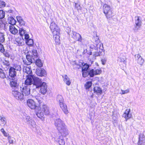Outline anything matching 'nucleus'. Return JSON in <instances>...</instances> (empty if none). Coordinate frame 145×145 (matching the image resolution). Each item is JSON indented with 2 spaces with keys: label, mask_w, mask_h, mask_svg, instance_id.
<instances>
[{
  "label": "nucleus",
  "mask_w": 145,
  "mask_h": 145,
  "mask_svg": "<svg viewBox=\"0 0 145 145\" xmlns=\"http://www.w3.org/2000/svg\"><path fill=\"white\" fill-rule=\"evenodd\" d=\"M27 56V60L25 61V64L26 65H30L32 63V59L31 58H30L29 59V58Z\"/></svg>",
  "instance_id": "nucleus-39"
},
{
  "label": "nucleus",
  "mask_w": 145,
  "mask_h": 145,
  "mask_svg": "<svg viewBox=\"0 0 145 145\" xmlns=\"http://www.w3.org/2000/svg\"><path fill=\"white\" fill-rule=\"evenodd\" d=\"M136 60L137 63L140 65H142L144 62V60L141 57L140 55L138 54L135 55Z\"/></svg>",
  "instance_id": "nucleus-15"
},
{
  "label": "nucleus",
  "mask_w": 145,
  "mask_h": 145,
  "mask_svg": "<svg viewBox=\"0 0 145 145\" xmlns=\"http://www.w3.org/2000/svg\"><path fill=\"white\" fill-rule=\"evenodd\" d=\"M145 142V138L143 134H140L139 135L138 140V145H143Z\"/></svg>",
  "instance_id": "nucleus-14"
},
{
  "label": "nucleus",
  "mask_w": 145,
  "mask_h": 145,
  "mask_svg": "<svg viewBox=\"0 0 145 145\" xmlns=\"http://www.w3.org/2000/svg\"><path fill=\"white\" fill-rule=\"evenodd\" d=\"M120 61L121 62L124 61H125V58H123L122 59L121 58V57H120Z\"/></svg>",
  "instance_id": "nucleus-57"
},
{
  "label": "nucleus",
  "mask_w": 145,
  "mask_h": 145,
  "mask_svg": "<svg viewBox=\"0 0 145 145\" xmlns=\"http://www.w3.org/2000/svg\"><path fill=\"white\" fill-rule=\"evenodd\" d=\"M0 125L2 126L3 125L4 126L7 123L6 120V118L4 117H2L1 116L0 117Z\"/></svg>",
  "instance_id": "nucleus-30"
},
{
  "label": "nucleus",
  "mask_w": 145,
  "mask_h": 145,
  "mask_svg": "<svg viewBox=\"0 0 145 145\" xmlns=\"http://www.w3.org/2000/svg\"><path fill=\"white\" fill-rule=\"evenodd\" d=\"M7 137L8 141L10 144H13L14 142V140L15 139L13 137H11L9 136H8Z\"/></svg>",
  "instance_id": "nucleus-45"
},
{
  "label": "nucleus",
  "mask_w": 145,
  "mask_h": 145,
  "mask_svg": "<svg viewBox=\"0 0 145 145\" xmlns=\"http://www.w3.org/2000/svg\"><path fill=\"white\" fill-rule=\"evenodd\" d=\"M23 71L27 73L28 75H32V71L30 69V67L24 66L23 67Z\"/></svg>",
  "instance_id": "nucleus-22"
},
{
  "label": "nucleus",
  "mask_w": 145,
  "mask_h": 145,
  "mask_svg": "<svg viewBox=\"0 0 145 145\" xmlns=\"http://www.w3.org/2000/svg\"><path fill=\"white\" fill-rule=\"evenodd\" d=\"M18 85L16 80L13 78L11 79V80L10 82V85L11 87L14 88H17Z\"/></svg>",
  "instance_id": "nucleus-24"
},
{
  "label": "nucleus",
  "mask_w": 145,
  "mask_h": 145,
  "mask_svg": "<svg viewBox=\"0 0 145 145\" xmlns=\"http://www.w3.org/2000/svg\"><path fill=\"white\" fill-rule=\"evenodd\" d=\"M103 11L107 19H110L113 17L115 14L110 5L105 3L102 7Z\"/></svg>",
  "instance_id": "nucleus-2"
},
{
  "label": "nucleus",
  "mask_w": 145,
  "mask_h": 145,
  "mask_svg": "<svg viewBox=\"0 0 145 145\" xmlns=\"http://www.w3.org/2000/svg\"><path fill=\"white\" fill-rule=\"evenodd\" d=\"M139 17H138V16L137 17V20L138 21H138H140V20H139Z\"/></svg>",
  "instance_id": "nucleus-59"
},
{
  "label": "nucleus",
  "mask_w": 145,
  "mask_h": 145,
  "mask_svg": "<svg viewBox=\"0 0 145 145\" xmlns=\"http://www.w3.org/2000/svg\"><path fill=\"white\" fill-rule=\"evenodd\" d=\"M92 82L91 81H88L86 82L84 85L85 88L86 89H88L91 87L92 86Z\"/></svg>",
  "instance_id": "nucleus-33"
},
{
  "label": "nucleus",
  "mask_w": 145,
  "mask_h": 145,
  "mask_svg": "<svg viewBox=\"0 0 145 145\" xmlns=\"http://www.w3.org/2000/svg\"><path fill=\"white\" fill-rule=\"evenodd\" d=\"M72 37V38L76 41L80 42L82 41L81 37L80 35L78 33H77L75 32L73 33Z\"/></svg>",
  "instance_id": "nucleus-19"
},
{
  "label": "nucleus",
  "mask_w": 145,
  "mask_h": 145,
  "mask_svg": "<svg viewBox=\"0 0 145 145\" xmlns=\"http://www.w3.org/2000/svg\"><path fill=\"white\" fill-rule=\"evenodd\" d=\"M130 109L127 108L126 109L123 114V117L125 118L126 121L130 119L131 116V114L130 113Z\"/></svg>",
  "instance_id": "nucleus-11"
},
{
  "label": "nucleus",
  "mask_w": 145,
  "mask_h": 145,
  "mask_svg": "<svg viewBox=\"0 0 145 145\" xmlns=\"http://www.w3.org/2000/svg\"><path fill=\"white\" fill-rule=\"evenodd\" d=\"M36 114L37 116L42 120H44L45 114L41 110L39 109L38 110V111H36Z\"/></svg>",
  "instance_id": "nucleus-17"
},
{
  "label": "nucleus",
  "mask_w": 145,
  "mask_h": 145,
  "mask_svg": "<svg viewBox=\"0 0 145 145\" xmlns=\"http://www.w3.org/2000/svg\"><path fill=\"white\" fill-rule=\"evenodd\" d=\"M41 110L45 115H48L50 114V111L49 108L45 104H43L41 108H40Z\"/></svg>",
  "instance_id": "nucleus-9"
},
{
  "label": "nucleus",
  "mask_w": 145,
  "mask_h": 145,
  "mask_svg": "<svg viewBox=\"0 0 145 145\" xmlns=\"http://www.w3.org/2000/svg\"><path fill=\"white\" fill-rule=\"evenodd\" d=\"M9 31L11 33L15 35L17 34L18 30L14 25H10L9 28Z\"/></svg>",
  "instance_id": "nucleus-23"
},
{
  "label": "nucleus",
  "mask_w": 145,
  "mask_h": 145,
  "mask_svg": "<svg viewBox=\"0 0 145 145\" xmlns=\"http://www.w3.org/2000/svg\"><path fill=\"white\" fill-rule=\"evenodd\" d=\"M81 62H80L78 63H77L75 61H74L72 64L73 68L74 70H78L80 69L81 67Z\"/></svg>",
  "instance_id": "nucleus-20"
},
{
  "label": "nucleus",
  "mask_w": 145,
  "mask_h": 145,
  "mask_svg": "<svg viewBox=\"0 0 145 145\" xmlns=\"http://www.w3.org/2000/svg\"><path fill=\"white\" fill-rule=\"evenodd\" d=\"M16 18L20 25H25V22L21 16H17L16 17Z\"/></svg>",
  "instance_id": "nucleus-26"
},
{
  "label": "nucleus",
  "mask_w": 145,
  "mask_h": 145,
  "mask_svg": "<svg viewBox=\"0 0 145 145\" xmlns=\"http://www.w3.org/2000/svg\"><path fill=\"white\" fill-rule=\"evenodd\" d=\"M121 95L124 94L126 93H128L129 92V89H128L125 90H121Z\"/></svg>",
  "instance_id": "nucleus-50"
},
{
  "label": "nucleus",
  "mask_w": 145,
  "mask_h": 145,
  "mask_svg": "<svg viewBox=\"0 0 145 145\" xmlns=\"http://www.w3.org/2000/svg\"><path fill=\"white\" fill-rule=\"evenodd\" d=\"M22 94L23 96L24 95L25 96L29 95L30 93V89L29 88H27L26 86L22 88Z\"/></svg>",
  "instance_id": "nucleus-21"
},
{
  "label": "nucleus",
  "mask_w": 145,
  "mask_h": 145,
  "mask_svg": "<svg viewBox=\"0 0 145 145\" xmlns=\"http://www.w3.org/2000/svg\"><path fill=\"white\" fill-rule=\"evenodd\" d=\"M5 50V48L3 45L0 43V52L1 53H3Z\"/></svg>",
  "instance_id": "nucleus-48"
},
{
  "label": "nucleus",
  "mask_w": 145,
  "mask_h": 145,
  "mask_svg": "<svg viewBox=\"0 0 145 145\" xmlns=\"http://www.w3.org/2000/svg\"><path fill=\"white\" fill-rule=\"evenodd\" d=\"M12 93L13 96L18 100H22L23 99V94L17 90H13Z\"/></svg>",
  "instance_id": "nucleus-5"
},
{
  "label": "nucleus",
  "mask_w": 145,
  "mask_h": 145,
  "mask_svg": "<svg viewBox=\"0 0 145 145\" xmlns=\"http://www.w3.org/2000/svg\"><path fill=\"white\" fill-rule=\"evenodd\" d=\"M54 125L58 133L60 134L58 139L60 145H65V142L63 137H66L69 133L67 127L63 121L58 118L54 121Z\"/></svg>",
  "instance_id": "nucleus-1"
},
{
  "label": "nucleus",
  "mask_w": 145,
  "mask_h": 145,
  "mask_svg": "<svg viewBox=\"0 0 145 145\" xmlns=\"http://www.w3.org/2000/svg\"><path fill=\"white\" fill-rule=\"evenodd\" d=\"M75 3V6H74L75 8L77 10H79V9L80 8V5L76 3Z\"/></svg>",
  "instance_id": "nucleus-53"
},
{
  "label": "nucleus",
  "mask_w": 145,
  "mask_h": 145,
  "mask_svg": "<svg viewBox=\"0 0 145 145\" xmlns=\"http://www.w3.org/2000/svg\"><path fill=\"white\" fill-rule=\"evenodd\" d=\"M82 76L84 78H86L89 75L88 71H82Z\"/></svg>",
  "instance_id": "nucleus-43"
},
{
  "label": "nucleus",
  "mask_w": 145,
  "mask_h": 145,
  "mask_svg": "<svg viewBox=\"0 0 145 145\" xmlns=\"http://www.w3.org/2000/svg\"><path fill=\"white\" fill-rule=\"evenodd\" d=\"M1 131L2 132V133H3L5 131V130H4L3 128H2L1 129Z\"/></svg>",
  "instance_id": "nucleus-58"
},
{
  "label": "nucleus",
  "mask_w": 145,
  "mask_h": 145,
  "mask_svg": "<svg viewBox=\"0 0 145 145\" xmlns=\"http://www.w3.org/2000/svg\"><path fill=\"white\" fill-rule=\"evenodd\" d=\"M34 77L35 76L33 75L27 76L26 79L25 81V84L27 85H31L33 84Z\"/></svg>",
  "instance_id": "nucleus-6"
},
{
  "label": "nucleus",
  "mask_w": 145,
  "mask_h": 145,
  "mask_svg": "<svg viewBox=\"0 0 145 145\" xmlns=\"http://www.w3.org/2000/svg\"><path fill=\"white\" fill-rule=\"evenodd\" d=\"M101 61H102V64L103 65H104L106 62V61L104 59H102L101 60Z\"/></svg>",
  "instance_id": "nucleus-56"
},
{
  "label": "nucleus",
  "mask_w": 145,
  "mask_h": 145,
  "mask_svg": "<svg viewBox=\"0 0 145 145\" xmlns=\"http://www.w3.org/2000/svg\"><path fill=\"white\" fill-rule=\"evenodd\" d=\"M27 106L31 109H35L37 107L34 101L31 99H28L27 101Z\"/></svg>",
  "instance_id": "nucleus-7"
},
{
  "label": "nucleus",
  "mask_w": 145,
  "mask_h": 145,
  "mask_svg": "<svg viewBox=\"0 0 145 145\" xmlns=\"http://www.w3.org/2000/svg\"><path fill=\"white\" fill-rule=\"evenodd\" d=\"M2 133L4 136L5 137H7L9 135L5 131Z\"/></svg>",
  "instance_id": "nucleus-55"
},
{
  "label": "nucleus",
  "mask_w": 145,
  "mask_h": 145,
  "mask_svg": "<svg viewBox=\"0 0 145 145\" xmlns=\"http://www.w3.org/2000/svg\"><path fill=\"white\" fill-rule=\"evenodd\" d=\"M36 65L39 67H41L42 66L43 64L41 61L39 59H37L35 61Z\"/></svg>",
  "instance_id": "nucleus-37"
},
{
  "label": "nucleus",
  "mask_w": 145,
  "mask_h": 145,
  "mask_svg": "<svg viewBox=\"0 0 145 145\" xmlns=\"http://www.w3.org/2000/svg\"><path fill=\"white\" fill-rule=\"evenodd\" d=\"M33 122H34V123L35 124V122L34 121H33Z\"/></svg>",
  "instance_id": "nucleus-60"
},
{
  "label": "nucleus",
  "mask_w": 145,
  "mask_h": 145,
  "mask_svg": "<svg viewBox=\"0 0 145 145\" xmlns=\"http://www.w3.org/2000/svg\"><path fill=\"white\" fill-rule=\"evenodd\" d=\"M141 25V22L138 21L137 22H135V28L134 29L135 31L139 30Z\"/></svg>",
  "instance_id": "nucleus-32"
},
{
  "label": "nucleus",
  "mask_w": 145,
  "mask_h": 145,
  "mask_svg": "<svg viewBox=\"0 0 145 145\" xmlns=\"http://www.w3.org/2000/svg\"><path fill=\"white\" fill-rule=\"evenodd\" d=\"M33 84L36 86V88H38L42 84V82L41 79L35 76Z\"/></svg>",
  "instance_id": "nucleus-8"
},
{
  "label": "nucleus",
  "mask_w": 145,
  "mask_h": 145,
  "mask_svg": "<svg viewBox=\"0 0 145 145\" xmlns=\"http://www.w3.org/2000/svg\"><path fill=\"white\" fill-rule=\"evenodd\" d=\"M32 56L34 58H37L39 57V55L36 50L33 49L32 50Z\"/></svg>",
  "instance_id": "nucleus-34"
},
{
  "label": "nucleus",
  "mask_w": 145,
  "mask_h": 145,
  "mask_svg": "<svg viewBox=\"0 0 145 145\" xmlns=\"http://www.w3.org/2000/svg\"><path fill=\"white\" fill-rule=\"evenodd\" d=\"M63 81L68 86L70 85L71 83V81L70 78L67 75H64Z\"/></svg>",
  "instance_id": "nucleus-28"
},
{
  "label": "nucleus",
  "mask_w": 145,
  "mask_h": 145,
  "mask_svg": "<svg viewBox=\"0 0 145 145\" xmlns=\"http://www.w3.org/2000/svg\"><path fill=\"white\" fill-rule=\"evenodd\" d=\"M6 57H9L10 56V55L9 53L7 51H4V52L2 53Z\"/></svg>",
  "instance_id": "nucleus-49"
},
{
  "label": "nucleus",
  "mask_w": 145,
  "mask_h": 145,
  "mask_svg": "<svg viewBox=\"0 0 145 145\" xmlns=\"http://www.w3.org/2000/svg\"><path fill=\"white\" fill-rule=\"evenodd\" d=\"M94 71L95 75L100 74L102 72L100 68L95 69H94Z\"/></svg>",
  "instance_id": "nucleus-44"
},
{
  "label": "nucleus",
  "mask_w": 145,
  "mask_h": 145,
  "mask_svg": "<svg viewBox=\"0 0 145 145\" xmlns=\"http://www.w3.org/2000/svg\"><path fill=\"white\" fill-rule=\"evenodd\" d=\"M57 99L59 102V105L61 109L65 114H68L69 111L67 107V105L64 103V100L62 97L60 95H58Z\"/></svg>",
  "instance_id": "nucleus-3"
},
{
  "label": "nucleus",
  "mask_w": 145,
  "mask_h": 145,
  "mask_svg": "<svg viewBox=\"0 0 145 145\" xmlns=\"http://www.w3.org/2000/svg\"><path fill=\"white\" fill-rule=\"evenodd\" d=\"M14 69L16 71H20L21 70V67L20 65L17 64H14L13 65Z\"/></svg>",
  "instance_id": "nucleus-46"
},
{
  "label": "nucleus",
  "mask_w": 145,
  "mask_h": 145,
  "mask_svg": "<svg viewBox=\"0 0 145 145\" xmlns=\"http://www.w3.org/2000/svg\"><path fill=\"white\" fill-rule=\"evenodd\" d=\"M40 92L42 94L44 95L46 93L47 91V87L46 83L42 82V84L40 87Z\"/></svg>",
  "instance_id": "nucleus-12"
},
{
  "label": "nucleus",
  "mask_w": 145,
  "mask_h": 145,
  "mask_svg": "<svg viewBox=\"0 0 145 145\" xmlns=\"http://www.w3.org/2000/svg\"><path fill=\"white\" fill-rule=\"evenodd\" d=\"M36 72L38 76L41 77L45 76L47 74L46 71L43 68L37 69Z\"/></svg>",
  "instance_id": "nucleus-10"
},
{
  "label": "nucleus",
  "mask_w": 145,
  "mask_h": 145,
  "mask_svg": "<svg viewBox=\"0 0 145 145\" xmlns=\"http://www.w3.org/2000/svg\"><path fill=\"white\" fill-rule=\"evenodd\" d=\"M92 40L93 42H95V44L97 46L98 44L100 42L99 37L97 35L93 37V38Z\"/></svg>",
  "instance_id": "nucleus-31"
},
{
  "label": "nucleus",
  "mask_w": 145,
  "mask_h": 145,
  "mask_svg": "<svg viewBox=\"0 0 145 145\" xmlns=\"http://www.w3.org/2000/svg\"><path fill=\"white\" fill-rule=\"evenodd\" d=\"M23 41V39H21L19 37H17L14 43L18 46H20L22 44Z\"/></svg>",
  "instance_id": "nucleus-29"
},
{
  "label": "nucleus",
  "mask_w": 145,
  "mask_h": 145,
  "mask_svg": "<svg viewBox=\"0 0 145 145\" xmlns=\"http://www.w3.org/2000/svg\"><path fill=\"white\" fill-rule=\"evenodd\" d=\"M24 36H25L24 39L26 40H28V39H30L29 38V35L27 34L26 33V34H25Z\"/></svg>",
  "instance_id": "nucleus-54"
},
{
  "label": "nucleus",
  "mask_w": 145,
  "mask_h": 145,
  "mask_svg": "<svg viewBox=\"0 0 145 145\" xmlns=\"http://www.w3.org/2000/svg\"><path fill=\"white\" fill-rule=\"evenodd\" d=\"M81 63H82V71H87L89 67V65L87 63H84V62H81Z\"/></svg>",
  "instance_id": "nucleus-27"
},
{
  "label": "nucleus",
  "mask_w": 145,
  "mask_h": 145,
  "mask_svg": "<svg viewBox=\"0 0 145 145\" xmlns=\"http://www.w3.org/2000/svg\"><path fill=\"white\" fill-rule=\"evenodd\" d=\"M25 41L27 44L29 46H31L33 44V40L31 39L26 40Z\"/></svg>",
  "instance_id": "nucleus-36"
},
{
  "label": "nucleus",
  "mask_w": 145,
  "mask_h": 145,
  "mask_svg": "<svg viewBox=\"0 0 145 145\" xmlns=\"http://www.w3.org/2000/svg\"><path fill=\"white\" fill-rule=\"evenodd\" d=\"M25 30L22 28H20L19 29V34L20 36L22 37L25 35Z\"/></svg>",
  "instance_id": "nucleus-42"
},
{
  "label": "nucleus",
  "mask_w": 145,
  "mask_h": 145,
  "mask_svg": "<svg viewBox=\"0 0 145 145\" xmlns=\"http://www.w3.org/2000/svg\"><path fill=\"white\" fill-rule=\"evenodd\" d=\"M3 64L4 65L8 67L10 66V64L9 62L7 60H5L3 61Z\"/></svg>",
  "instance_id": "nucleus-51"
},
{
  "label": "nucleus",
  "mask_w": 145,
  "mask_h": 145,
  "mask_svg": "<svg viewBox=\"0 0 145 145\" xmlns=\"http://www.w3.org/2000/svg\"><path fill=\"white\" fill-rule=\"evenodd\" d=\"M5 6V4L3 1H0V8H2Z\"/></svg>",
  "instance_id": "nucleus-52"
},
{
  "label": "nucleus",
  "mask_w": 145,
  "mask_h": 145,
  "mask_svg": "<svg viewBox=\"0 0 145 145\" xmlns=\"http://www.w3.org/2000/svg\"><path fill=\"white\" fill-rule=\"evenodd\" d=\"M8 23L10 24L11 25H14L16 22L15 20L12 16L8 17L7 19Z\"/></svg>",
  "instance_id": "nucleus-25"
},
{
  "label": "nucleus",
  "mask_w": 145,
  "mask_h": 145,
  "mask_svg": "<svg viewBox=\"0 0 145 145\" xmlns=\"http://www.w3.org/2000/svg\"><path fill=\"white\" fill-rule=\"evenodd\" d=\"M50 28L52 34H55L60 32V29L58 25L54 21H52L50 24Z\"/></svg>",
  "instance_id": "nucleus-4"
},
{
  "label": "nucleus",
  "mask_w": 145,
  "mask_h": 145,
  "mask_svg": "<svg viewBox=\"0 0 145 145\" xmlns=\"http://www.w3.org/2000/svg\"><path fill=\"white\" fill-rule=\"evenodd\" d=\"M6 75L4 70L1 68H0V78L4 79L6 78Z\"/></svg>",
  "instance_id": "nucleus-35"
},
{
  "label": "nucleus",
  "mask_w": 145,
  "mask_h": 145,
  "mask_svg": "<svg viewBox=\"0 0 145 145\" xmlns=\"http://www.w3.org/2000/svg\"><path fill=\"white\" fill-rule=\"evenodd\" d=\"M55 34H52L53 36L54 39L55 40L56 44L59 45L60 44V40L59 39L60 32L55 33Z\"/></svg>",
  "instance_id": "nucleus-13"
},
{
  "label": "nucleus",
  "mask_w": 145,
  "mask_h": 145,
  "mask_svg": "<svg viewBox=\"0 0 145 145\" xmlns=\"http://www.w3.org/2000/svg\"><path fill=\"white\" fill-rule=\"evenodd\" d=\"M94 93L98 95H101L103 93V91L101 88L98 86H95L93 88Z\"/></svg>",
  "instance_id": "nucleus-16"
},
{
  "label": "nucleus",
  "mask_w": 145,
  "mask_h": 145,
  "mask_svg": "<svg viewBox=\"0 0 145 145\" xmlns=\"http://www.w3.org/2000/svg\"><path fill=\"white\" fill-rule=\"evenodd\" d=\"M9 75L11 77H14L16 76V72L14 68L10 67L9 69Z\"/></svg>",
  "instance_id": "nucleus-18"
},
{
  "label": "nucleus",
  "mask_w": 145,
  "mask_h": 145,
  "mask_svg": "<svg viewBox=\"0 0 145 145\" xmlns=\"http://www.w3.org/2000/svg\"><path fill=\"white\" fill-rule=\"evenodd\" d=\"M35 97L36 99L37 100L38 102L39 103V104L40 105L42 103L41 100L42 99L41 97H40V95L39 94H38Z\"/></svg>",
  "instance_id": "nucleus-40"
},
{
  "label": "nucleus",
  "mask_w": 145,
  "mask_h": 145,
  "mask_svg": "<svg viewBox=\"0 0 145 145\" xmlns=\"http://www.w3.org/2000/svg\"><path fill=\"white\" fill-rule=\"evenodd\" d=\"M5 12L2 10H0V19L3 18L5 16Z\"/></svg>",
  "instance_id": "nucleus-47"
},
{
  "label": "nucleus",
  "mask_w": 145,
  "mask_h": 145,
  "mask_svg": "<svg viewBox=\"0 0 145 145\" xmlns=\"http://www.w3.org/2000/svg\"><path fill=\"white\" fill-rule=\"evenodd\" d=\"M88 72L89 75L91 77H93L95 75L94 69H92L89 71Z\"/></svg>",
  "instance_id": "nucleus-41"
},
{
  "label": "nucleus",
  "mask_w": 145,
  "mask_h": 145,
  "mask_svg": "<svg viewBox=\"0 0 145 145\" xmlns=\"http://www.w3.org/2000/svg\"><path fill=\"white\" fill-rule=\"evenodd\" d=\"M5 35L4 33L0 32V42L3 43L5 40Z\"/></svg>",
  "instance_id": "nucleus-38"
}]
</instances>
